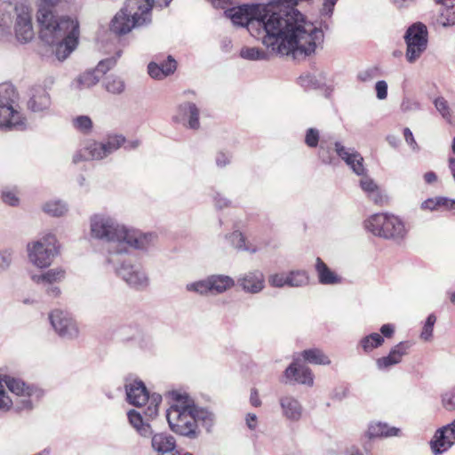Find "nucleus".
Here are the masks:
<instances>
[{
    "label": "nucleus",
    "instance_id": "1",
    "mask_svg": "<svg viewBox=\"0 0 455 455\" xmlns=\"http://www.w3.org/2000/svg\"><path fill=\"white\" fill-rule=\"evenodd\" d=\"M235 26L246 28L251 36L260 41L270 52L288 56L282 37V23L271 0L263 4H242L225 11Z\"/></svg>",
    "mask_w": 455,
    "mask_h": 455
},
{
    "label": "nucleus",
    "instance_id": "2",
    "mask_svg": "<svg viewBox=\"0 0 455 455\" xmlns=\"http://www.w3.org/2000/svg\"><path fill=\"white\" fill-rule=\"evenodd\" d=\"M61 0H41L37 12L39 36L46 44L55 46L60 61L65 60L76 48L79 23L69 16H58L53 9Z\"/></svg>",
    "mask_w": 455,
    "mask_h": 455
},
{
    "label": "nucleus",
    "instance_id": "3",
    "mask_svg": "<svg viewBox=\"0 0 455 455\" xmlns=\"http://www.w3.org/2000/svg\"><path fill=\"white\" fill-rule=\"evenodd\" d=\"M169 395L172 403L166 411V419L173 433L196 439L200 435L199 423L210 431L214 422L213 413L197 406L187 393L172 391Z\"/></svg>",
    "mask_w": 455,
    "mask_h": 455
},
{
    "label": "nucleus",
    "instance_id": "4",
    "mask_svg": "<svg viewBox=\"0 0 455 455\" xmlns=\"http://www.w3.org/2000/svg\"><path fill=\"white\" fill-rule=\"evenodd\" d=\"M0 40L28 42V0H0Z\"/></svg>",
    "mask_w": 455,
    "mask_h": 455
},
{
    "label": "nucleus",
    "instance_id": "5",
    "mask_svg": "<svg viewBox=\"0 0 455 455\" xmlns=\"http://www.w3.org/2000/svg\"><path fill=\"white\" fill-rule=\"evenodd\" d=\"M90 235L105 243V263L115 264L118 247L124 235L126 225L107 212H96L89 218Z\"/></svg>",
    "mask_w": 455,
    "mask_h": 455
},
{
    "label": "nucleus",
    "instance_id": "6",
    "mask_svg": "<svg viewBox=\"0 0 455 455\" xmlns=\"http://www.w3.org/2000/svg\"><path fill=\"white\" fill-rule=\"evenodd\" d=\"M24 99L10 82L0 84V132H18L27 128Z\"/></svg>",
    "mask_w": 455,
    "mask_h": 455
},
{
    "label": "nucleus",
    "instance_id": "7",
    "mask_svg": "<svg viewBox=\"0 0 455 455\" xmlns=\"http://www.w3.org/2000/svg\"><path fill=\"white\" fill-rule=\"evenodd\" d=\"M155 0H126L124 7L114 16L110 30L122 36L132 28L149 24Z\"/></svg>",
    "mask_w": 455,
    "mask_h": 455
},
{
    "label": "nucleus",
    "instance_id": "8",
    "mask_svg": "<svg viewBox=\"0 0 455 455\" xmlns=\"http://www.w3.org/2000/svg\"><path fill=\"white\" fill-rule=\"evenodd\" d=\"M365 229L375 236L401 243L407 235L404 222L389 213H376L364 221Z\"/></svg>",
    "mask_w": 455,
    "mask_h": 455
},
{
    "label": "nucleus",
    "instance_id": "9",
    "mask_svg": "<svg viewBox=\"0 0 455 455\" xmlns=\"http://www.w3.org/2000/svg\"><path fill=\"white\" fill-rule=\"evenodd\" d=\"M124 141L125 138L121 134H108L103 141H88L83 148L75 153L73 163L102 160L120 148Z\"/></svg>",
    "mask_w": 455,
    "mask_h": 455
},
{
    "label": "nucleus",
    "instance_id": "10",
    "mask_svg": "<svg viewBox=\"0 0 455 455\" xmlns=\"http://www.w3.org/2000/svg\"><path fill=\"white\" fill-rule=\"evenodd\" d=\"M60 244L53 233H43L30 248V261L40 268L48 267L60 254Z\"/></svg>",
    "mask_w": 455,
    "mask_h": 455
},
{
    "label": "nucleus",
    "instance_id": "11",
    "mask_svg": "<svg viewBox=\"0 0 455 455\" xmlns=\"http://www.w3.org/2000/svg\"><path fill=\"white\" fill-rule=\"evenodd\" d=\"M337 141L333 134H321L317 128L310 127L305 132V144L309 148H318V159L325 165H336L337 158L333 154V148Z\"/></svg>",
    "mask_w": 455,
    "mask_h": 455
},
{
    "label": "nucleus",
    "instance_id": "12",
    "mask_svg": "<svg viewBox=\"0 0 455 455\" xmlns=\"http://www.w3.org/2000/svg\"><path fill=\"white\" fill-rule=\"evenodd\" d=\"M405 59L410 64L415 63L426 52L428 44V31L422 22L411 24L405 31Z\"/></svg>",
    "mask_w": 455,
    "mask_h": 455
},
{
    "label": "nucleus",
    "instance_id": "13",
    "mask_svg": "<svg viewBox=\"0 0 455 455\" xmlns=\"http://www.w3.org/2000/svg\"><path fill=\"white\" fill-rule=\"evenodd\" d=\"M161 402L162 396L159 394L153 393L149 404L146 405L141 411L130 410L127 412L130 424L144 438H148L152 435V427L148 421L157 416Z\"/></svg>",
    "mask_w": 455,
    "mask_h": 455
},
{
    "label": "nucleus",
    "instance_id": "14",
    "mask_svg": "<svg viewBox=\"0 0 455 455\" xmlns=\"http://www.w3.org/2000/svg\"><path fill=\"white\" fill-rule=\"evenodd\" d=\"M156 239L155 233H143L139 229L128 227L125 229L117 257L127 255L132 250L147 251Z\"/></svg>",
    "mask_w": 455,
    "mask_h": 455
},
{
    "label": "nucleus",
    "instance_id": "15",
    "mask_svg": "<svg viewBox=\"0 0 455 455\" xmlns=\"http://www.w3.org/2000/svg\"><path fill=\"white\" fill-rule=\"evenodd\" d=\"M115 264L111 266L117 276L122 278L129 286L135 289H144L148 285V278L140 267L132 264L130 261H121L120 257H116Z\"/></svg>",
    "mask_w": 455,
    "mask_h": 455
},
{
    "label": "nucleus",
    "instance_id": "16",
    "mask_svg": "<svg viewBox=\"0 0 455 455\" xmlns=\"http://www.w3.org/2000/svg\"><path fill=\"white\" fill-rule=\"evenodd\" d=\"M50 323L55 332L64 339H75L79 335L76 322L72 315L64 310L55 309L49 314Z\"/></svg>",
    "mask_w": 455,
    "mask_h": 455
},
{
    "label": "nucleus",
    "instance_id": "17",
    "mask_svg": "<svg viewBox=\"0 0 455 455\" xmlns=\"http://www.w3.org/2000/svg\"><path fill=\"white\" fill-rule=\"evenodd\" d=\"M65 277V270L61 267L48 269L41 275H32L30 279L41 286V289L51 298H57L60 289L57 285Z\"/></svg>",
    "mask_w": 455,
    "mask_h": 455
},
{
    "label": "nucleus",
    "instance_id": "18",
    "mask_svg": "<svg viewBox=\"0 0 455 455\" xmlns=\"http://www.w3.org/2000/svg\"><path fill=\"white\" fill-rule=\"evenodd\" d=\"M336 154L337 161L341 159L358 176H364L367 170L363 165V157L354 148L345 147L341 141H337L333 148V154ZM338 162L336 163V164Z\"/></svg>",
    "mask_w": 455,
    "mask_h": 455
},
{
    "label": "nucleus",
    "instance_id": "19",
    "mask_svg": "<svg viewBox=\"0 0 455 455\" xmlns=\"http://www.w3.org/2000/svg\"><path fill=\"white\" fill-rule=\"evenodd\" d=\"M124 388L126 399L130 404L138 408L149 404L152 394H149L142 380L127 377Z\"/></svg>",
    "mask_w": 455,
    "mask_h": 455
},
{
    "label": "nucleus",
    "instance_id": "20",
    "mask_svg": "<svg viewBox=\"0 0 455 455\" xmlns=\"http://www.w3.org/2000/svg\"><path fill=\"white\" fill-rule=\"evenodd\" d=\"M44 85H35L30 88V111L34 113H41L45 115L49 112L52 105L50 94L47 91L48 88L54 84L53 77H48L44 81Z\"/></svg>",
    "mask_w": 455,
    "mask_h": 455
},
{
    "label": "nucleus",
    "instance_id": "21",
    "mask_svg": "<svg viewBox=\"0 0 455 455\" xmlns=\"http://www.w3.org/2000/svg\"><path fill=\"white\" fill-rule=\"evenodd\" d=\"M177 112L178 115L172 117L175 123H180L189 130L198 131L200 129V109L196 103L184 101L177 107Z\"/></svg>",
    "mask_w": 455,
    "mask_h": 455
},
{
    "label": "nucleus",
    "instance_id": "22",
    "mask_svg": "<svg viewBox=\"0 0 455 455\" xmlns=\"http://www.w3.org/2000/svg\"><path fill=\"white\" fill-rule=\"evenodd\" d=\"M455 443V419L439 428L430 442L432 451L439 455L448 451Z\"/></svg>",
    "mask_w": 455,
    "mask_h": 455
},
{
    "label": "nucleus",
    "instance_id": "23",
    "mask_svg": "<svg viewBox=\"0 0 455 455\" xmlns=\"http://www.w3.org/2000/svg\"><path fill=\"white\" fill-rule=\"evenodd\" d=\"M412 342L406 340L401 341L394 346L387 355L379 357L376 360V366L379 371H387L391 367L400 363L403 357L408 355L409 350L412 347Z\"/></svg>",
    "mask_w": 455,
    "mask_h": 455
},
{
    "label": "nucleus",
    "instance_id": "24",
    "mask_svg": "<svg viewBox=\"0 0 455 455\" xmlns=\"http://www.w3.org/2000/svg\"><path fill=\"white\" fill-rule=\"evenodd\" d=\"M283 377L287 383H299L308 387L314 384V374L311 369L301 364L299 360H293L285 369Z\"/></svg>",
    "mask_w": 455,
    "mask_h": 455
},
{
    "label": "nucleus",
    "instance_id": "25",
    "mask_svg": "<svg viewBox=\"0 0 455 455\" xmlns=\"http://www.w3.org/2000/svg\"><path fill=\"white\" fill-rule=\"evenodd\" d=\"M401 433L400 428L390 427L383 422H372L369 425L366 433L363 437V446L364 451L368 453L371 451L369 440L372 438H383L399 436Z\"/></svg>",
    "mask_w": 455,
    "mask_h": 455
},
{
    "label": "nucleus",
    "instance_id": "26",
    "mask_svg": "<svg viewBox=\"0 0 455 455\" xmlns=\"http://www.w3.org/2000/svg\"><path fill=\"white\" fill-rule=\"evenodd\" d=\"M177 69V62L172 56L168 55L165 60L156 58L148 65V73L156 80H162L172 75Z\"/></svg>",
    "mask_w": 455,
    "mask_h": 455
},
{
    "label": "nucleus",
    "instance_id": "27",
    "mask_svg": "<svg viewBox=\"0 0 455 455\" xmlns=\"http://www.w3.org/2000/svg\"><path fill=\"white\" fill-rule=\"evenodd\" d=\"M237 283L243 291L257 294L265 288V276L260 270L249 271L238 277Z\"/></svg>",
    "mask_w": 455,
    "mask_h": 455
},
{
    "label": "nucleus",
    "instance_id": "28",
    "mask_svg": "<svg viewBox=\"0 0 455 455\" xmlns=\"http://www.w3.org/2000/svg\"><path fill=\"white\" fill-rule=\"evenodd\" d=\"M151 448L157 455H172L176 448L175 438L168 433H154L152 430Z\"/></svg>",
    "mask_w": 455,
    "mask_h": 455
},
{
    "label": "nucleus",
    "instance_id": "29",
    "mask_svg": "<svg viewBox=\"0 0 455 455\" xmlns=\"http://www.w3.org/2000/svg\"><path fill=\"white\" fill-rule=\"evenodd\" d=\"M279 403L283 415L289 420L299 421L302 416L303 407L298 399L291 395L280 397Z\"/></svg>",
    "mask_w": 455,
    "mask_h": 455
},
{
    "label": "nucleus",
    "instance_id": "30",
    "mask_svg": "<svg viewBox=\"0 0 455 455\" xmlns=\"http://www.w3.org/2000/svg\"><path fill=\"white\" fill-rule=\"evenodd\" d=\"M315 270L319 283L323 285H334L342 283V277L332 271L320 257L315 259Z\"/></svg>",
    "mask_w": 455,
    "mask_h": 455
},
{
    "label": "nucleus",
    "instance_id": "31",
    "mask_svg": "<svg viewBox=\"0 0 455 455\" xmlns=\"http://www.w3.org/2000/svg\"><path fill=\"white\" fill-rule=\"evenodd\" d=\"M298 84L306 91L317 90L326 85V76L321 72H307L298 78Z\"/></svg>",
    "mask_w": 455,
    "mask_h": 455
},
{
    "label": "nucleus",
    "instance_id": "32",
    "mask_svg": "<svg viewBox=\"0 0 455 455\" xmlns=\"http://www.w3.org/2000/svg\"><path fill=\"white\" fill-rule=\"evenodd\" d=\"M41 210L50 217L61 218L68 212L69 206L65 200L60 198H52L42 204Z\"/></svg>",
    "mask_w": 455,
    "mask_h": 455
},
{
    "label": "nucleus",
    "instance_id": "33",
    "mask_svg": "<svg viewBox=\"0 0 455 455\" xmlns=\"http://www.w3.org/2000/svg\"><path fill=\"white\" fill-rule=\"evenodd\" d=\"M210 288L212 295H219L233 288L235 280L226 275H211L208 276Z\"/></svg>",
    "mask_w": 455,
    "mask_h": 455
},
{
    "label": "nucleus",
    "instance_id": "34",
    "mask_svg": "<svg viewBox=\"0 0 455 455\" xmlns=\"http://www.w3.org/2000/svg\"><path fill=\"white\" fill-rule=\"evenodd\" d=\"M225 238L238 251L255 253L259 250L256 245L247 243L245 236L240 231L236 230L226 235Z\"/></svg>",
    "mask_w": 455,
    "mask_h": 455
},
{
    "label": "nucleus",
    "instance_id": "35",
    "mask_svg": "<svg viewBox=\"0 0 455 455\" xmlns=\"http://www.w3.org/2000/svg\"><path fill=\"white\" fill-rule=\"evenodd\" d=\"M301 356L308 363L316 365H330L331 360L320 348H309L301 352Z\"/></svg>",
    "mask_w": 455,
    "mask_h": 455
},
{
    "label": "nucleus",
    "instance_id": "36",
    "mask_svg": "<svg viewBox=\"0 0 455 455\" xmlns=\"http://www.w3.org/2000/svg\"><path fill=\"white\" fill-rule=\"evenodd\" d=\"M100 76L95 69L87 70L81 74L71 84L75 89L90 88L95 85L100 79Z\"/></svg>",
    "mask_w": 455,
    "mask_h": 455
},
{
    "label": "nucleus",
    "instance_id": "37",
    "mask_svg": "<svg viewBox=\"0 0 455 455\" xmlns=\"http://www.w3.org/2000/svg\"><path fill=\"white\" fill-rule=\"evenodd\" d=\"M286 281L289 287L301 288L309 284L310 277L307 271L297 269L286 273Z\"/></svg>",
    "mask_w": 455,
    "mask_h": 455
},
{
    "label": "nucleus",
    "instance_id": "38",
    "mask_svg": "<svg viewBox=\"0 0 455 455\" xmlns=\"http://www.w3.org/2000/svg\"><path fill=\"white\" fill-rule=\"evenodd\" d=\"M384 341V338L379 333L372 332L363 337L359 341V346L364 353H370L375 348L381 347Z\"/></svg>",
    "mask_w": 455,
    "mask_h": 455
},
{
    "label": "nucleus",
    "instance_id": "39",
    "mask_svg": "<svg viewBox=\"0 0 455 455\" xmlns=\"http://www.w3.org/2000/svg\"><path fill=\"white\" fill-rule=\"evenodd\" d=\"M0 197L4 204L17 207L20 205V191L17 187H4L1 189Z\"/></svg>",
    "mask_w": 455,
    "mask_h": 455
},
{
    "label": "nucleus",
    "instance_id": "40",
    "mask_svg": "<svg viewBox=\"0 0 455 455\" xmlns=\"http://www.w3.org/2000/svg\"><path fill=\"white\" fill-rule=\"evenodd\" d=\"M240 57L247 60H267L269 53L259 47H243L240 51Z\"/></svg>",
    "mask_w": 455,
    "mask_h": 455
},
{
    "label": "nucleus",
    "instance_id": "41",
    "mask_svg": "<svg viewBox=\"0 0 455 455\" xmlns=\"http://www.w3.org/2000/svg\"><path fill=\"white\" fill-rule=\"evenodd\" d=\"M186 290L202 296L212 294L208 276L204 279L188 283L186 285Z\"/></svg>",
    "mask_w": 455,
    "mask_h": 455
},
{
    "label": "nucleus",
    "instance_id": "42",
    "mask_svg": "<svg viewBox=\"0 0 455 455\" xmlns=\"http://www.w3.org/2000/svg\"><path fill=\"white\" fill-rule=\"evenodd\" d=\"M443 27L455 26V8L454 5H443L437 20Z\"/></svg>",
    "mask_w": 455,
    "mask_h": 455
},
{
    "label": "nucleus",
    "instance_id": "43",
    "mask_svg": "<svg viewBox=\"0 0 455 455\" xmlns=\"http://www.w3.org/2000/svg\"><path fill=\"white\" fill-rule=\"evenodd\" d=\"M106 90L113 94H120L125 89L124 82L118 76H109L104 82Z\"/></svg>",
    "mask_w": 455,
    "mask_h": 455
},
{
    "label": "nucleus",
    "instance_id": "44",
    "mask_svg": "<svg viewBox=\"0 0 455 455\" xmlns=\"http://www.w3.org/2000/svg\"><path fill=\"white\" fill-rule=\"evenodd\" d=\"M74 128L83 134H89L92 130V121L88 116H78L72 120Z\"/></svg>",
    "mask_w": 455,
    "mask_h": 455
},
{
    "label": "nucleus",
    "instance_id": "45",
    "mask_svg": "<svg viewBox=\"0 0 455 455\" xmlns=\"http://www.w3.org/2000/svg\"><path fill=\"white\" fill-rule=\"evenodd\" d=\"M3 384L4 383L12 393L17 395L23 394L25 390V383L20 379L5 375L3 377Z\"/></svg>",
    "mask_w": 455,
    "mask_h": 455
},
{
    "label": "nucleus",
    "instance_id": "46",
    "mask_svg": "<svg viewBox=\"0 0 455 455\" xmlns=\"http://www.w3.org/2000/svg\"><path fill=\"white\" fill-rule=\"evenodd\" d=\"M436 322V316L435 315V314H430L428 315V316L427 317L426 319V322L423 325V328H422V331H421V333H420V339L425 340V341H429L432 339V337H433V331H434V326H435V323Z\"/></svg>",
    "mask_w": 455,
    "mask_h": 455
},
{
    "label": "nucleus",
    "instance_id": "47",
    "mask_svg": "<svg viewBox=\"0 0 455 455\" xmlns=\"http://www.w3.org/2000/svg\"><path fill=\"white\" fill-rule=\"evenodd\" d=\"M435 107L442 116L447 121H451V113L447 100L443 97H438L434 101Z\"/></svg>",
    "mask_w": 455,
    "mask_h": 455
},
{
    "label": "nucleus",
    "instance_id": "48",
    "mask_svg": "<svg viewBox=\"0 0 455 455\" xmlns=\"http://www.w3.org/2000/svg\"><path fill=\"white\" fill-rule=\"evenodd\" d=\"M12 262V251L10 249L0 250V275L9 269Z\"/></svg>",
    "mask_w": 455,
    "mask_h": 455
},
{
    "label": "nucleus",
    "instance_id": "49",
    "mask_svg": "<svg viewBox=\"0 0 455 455\" xmlns=\"http://www.w3.org/2000/svg\"><path fill=\"white\" fill-rule=\"evenodd\" d=\"M449 200L445 197L428 198L422 203L421 208L434 211L436 210L439 206L447 204Z\"/></svg>",
    "mask_w": 455,
    "mask_h": 455
},
{
    "label": "nucleus",
    "instance_id": "50",
    "mask_svg": "<svg viewBox=\"0 0 455 455\" xmlns=\"http://www.w3.org/2000/svg\"><path fill=\"white\" fill-rule=\"evenodd\" d=\"M442 403L447 411H455V387L443 394Z\"/></svg>",
    "mask_w": 455,
    "mask_h": 455
},
{
    "label": "nucleus",
    "instance_id": "51",
    "mask_svg": "<svg viewBox=\"0 0 455 455\" xmlns=\"http://www.w3.org/2000/svg\"><path fill=\"white\" fill-rule=\"evenodd\" d=\"M3 381V377L0 376V410L8 411L12 406V401L6 394Z\"/></svg>",
    "mask_w": 455,
    "mask_h": 455
},
{
    "label": "nucleus",
    "instance_id": "52",
    "mask_svg": "<svg viewBox=\"0 0 455 455\" xmlns=\"http://www.w3.org/2000/svg\"><path fill=\"white\" fill-rule=\"evenodd\" d=\"M268 283L271 287L283 288L287 286L286 273H276L268 276Z\"/></svg>",
    "mask_w": 455,
    "mask_h": 455
},
{
    "label": "nucleus",
    "instance_id": "53",
    "mask_svg": "<svg viewBox=\"0 0 455 455\" xmlns=\"http://www.w3.org/2000/svg\"><path fill=\"white\" fill-rule=\"evenodd\" d=\"M421 106L419 101L411 98H404L401 104V110L406 112H416L420 110Z\"/></svg>",
    "mask_w": 455,
    "mask_h": 455
},
{
    "label": "nucleus",
    "instance_id": "54",
    "mask_svg": "<svg viewBox=\"0 0 455 455\" xmlns=\"http://www.w3.org/2000/svg\"><path fill=\"white\" fill-rule=\"evenodd\" d=\"M232 156L228 152L218 151L215 155V164L219 168H225L231 163Z\"/></svg>",
    "mask_w": 455,
    "mask_h": 455
},
{
    "label": "nucleus",
    "instance_id": "55",
    "mask_svg": "<svg viewBox=\"0 0 455 455\" xmlns=\"http://www.w3.org/2000/svg\"><path fill=\"white\" fill-rule=\"evenodd\" d=\"M379 75L377 67H371L358 73L357 78L361 82H369L373 80Z\"/></svg>",
    "mask_w": 455,
    "mask_h": 455
},
{
    "label": "nucleus",
    "instance_id": "56",
    "mask_svg": "<svg viewBox=\"0 0 455 455\" xmlns=\"http://www.w3.org/2000/svg\"><path fill=\"white\" fill-rule=\"evenodd\" d=\"M45 395V390L37 384H30V409L33 401L39 402Z\"/></svg>",
    "mask_w": 455,
    "mask_h": 455
},
{
    "label": "nucleus",
    "instance_id": "57",
    "mask_svg": "<svg viewBox=\"0 0 455 455\" xmlns=\"http://www.w3.org/2000/svg\"><path fill=\"white\" fill-rule=\"evenodd\" d=\"M116 63V58H108L99 62L96 70L102 76L106 74L109 69H111Z\"/></svg>",
    "mask_w": 455,
    "mask_h": 455
},
{
    "label": "nucleus",
    "instance_id": "58",
    "mask_svg": "<svg viewBox=\"0 0 455 455\" xmlns=\"http://www.w3.org/2000/svg\"><path fill=\"white\" fill-rule=\"evenodd\" d=\"M212 196V200L214 203V206L218 210H222L224 208H228V207L231 206V204H232L231 201L228 198H226L220 193L214 192Z\"/></svg>",
    "mask_w": 455,
    "mask_h": 455
},
{
    "label": "nucleus",
    "instance_id": "59",
    "mask_svg": "<svg viewBox=\"0 0 455 455\" xmlns=\"http://www.w3.org/2000/svg\"><path fill=\"white\" fill-rule=\"evenodd\" d=\"M360 187L367 194V196L371 192H374V190L379 188L375 181L372 179L367 177L366 174L360 180Z\"/></svg>",
    "mask_w": 455,
    "mask_h": 455
},
{
    "label": "nucleus",
    "instance_id": "60",
    "mask_svg": "<svg viewBox=\"0 0 455 455\" xmlns=\"http://www.w3.org/2000/svg\"><path fill=\"white\" fill-rule=\"evenodd\" d=\"M376 96L379 100H383L387 97V84L384 80H379L375 84Z\"/></svg>",
    "mask_w": 455,
    "mask_h": 455
},
{
    "label": "nucleus",
    "instance_id": "61",
    "mask_svg": "<svg viewBox=\"0 0 455 455\" xmlns=\"http://www.w3.org/2000/svg\"><path fill=\"white\" fill-rule=\"evenodd\" d=\"M337 1L338 0H324L323 7L320 10L321 16L331 18L333 13L334 6Z\"/></svg>",
    "mask_w": 455,
    "mask_h": 455
},
{
    "label": "nucleus",
    "instance_id": "62",
    "mask_svg": "<svg viewBox=\"0 0 455 455\" xmlns=\"http://www.w3.org/2000/svg\"><path fill=\"white\" fill-rule=\"evenodd\" d=\"M390 2L399 11L408 10L417 4V0H390Z\"/></svg>",
    "mask_w": 455,
    "mask_h": 455
},
{
    "label": "nucleus",
    "instance_id": "63",
    "mask_svg": "<svg viewBox=\"0 0 455 455\" xmlns=\"http://www.w3.org/2000/svg\"><path fill=\"white\" fill-rule=\"evenodd\" d=\"M370 200H371L375 204L382 205L386 202V197L382 194L379 188H376L374 192H371L368 195Z\"/></svg>",
    "mask_w": 455,
    "mask_h": 455
},
{
    "label": "nucleus",
    "instance_id": "64",
    "mask_svg": "<svg viewBox=\"0 0 455 455\" xmlns=\"http://www.w3.org/2000/svg\"><path fill=\"white\" fill-rule=\"evenodd\" d=\"M403 136H404L405 141L411 146L412 150H414V151L419 150V146L413 137L411 131L409 128L403 129Z\"/></svg>",
    "mask_w": 455,
    "mask_h": 455
}]
</instances>
